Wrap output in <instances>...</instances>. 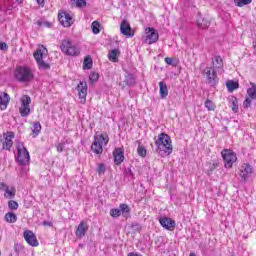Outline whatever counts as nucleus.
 <instances>
[{"instance_id": "nucleus-1", "label": "nucleus", "mask_w": 256, "mask_h": 256, "mask_svg": "<svg viewBox=\"0 0 256 256\" xmlns=\"http://www.w3.org/2000/svg\"><path fill=\"white\" fill-rule=\"evenodd\" d=\"M157 151L162 157H167L173 153V145L171 144V137L166 133H160L158 139L155 141Z\"/></svg>"}, {"instance_id": "nucleus-2", "label": "nucleus", "mask_w": 256, "mask_h": 256, "mask_svg": "<svg viewBox=\"0 0 256 256\" xmlns=\"http://www.w3.org/2000/svg\"><path fill=\"white\" fill-rule=\"evenodd\" d=\"M14 77L18 83H29L33 81L34 75L29 67L17 66L14 70Z\"/></svg>"}, {"instance_id": "nucleus-3", "label": "nucleus", "mask_w": 256, "mask_h": 256, "mask_svg": "<svg viewBox=\"0 0 256 256\" xmlns=\"http://www.w3.org/2000/svg\"><path fill=\"white\" fill-rule=\"evenodd\" d=\"M49 51L46 49L45 46H40L38 49H36V51L34 52V59L39 67V69H43L44 71H48L49 69H51V65L45 61H43V59H45V57H47Z\"/></svg>"}, {"instance_id": "nucleus-4", "label": "nucleus", "mask_w": 256, "mask_h": 256, "mask_svg": "<svg viewBox=\"0 0 256 256\" xmlns=\"http://www.w3.org/2000/svg\"><path fill=\"white\" fill-rule=\"evenodd\" d=\"M109 143V135L107 134H97L94 136V141L91 145V149L96 155H101L103 153V145Z\"/></svg>"}, {"instance_id": "nucleus-5", "label": "nucleus", "mask_w": 256, "mask_h": 256, "mask_svg": "<svg viewBox=\"0 0 256 256\" xmlns=\"http://www.w3.org/2000/svg\"><path fill=\"white\" fill-rule=\"evenodd\" d=\"M16 149L18 151V155L16 157L18 165H29V161H31V156L29 155V151L25 147V144H23V142H18Z\"/></svg>"}, {"instance_id": "nucleus-6", "label": "nucleus", "mask_w": 256, "mask_h": 256, "mask_svg": "<svg viewBox=\"0 0 256 256\" xmlns=\"http://www.w3.org/2000/svg\"><path fill=\"white\" fill-rule=\"evenodd\" d=\"M60 49L64 55H68L70 57H77L81 51L77 46L73 45L71 39H64L60 45Z\"/></svg>"}, {"instance_id": "nucleus-7", "label": "nucleus", "mask_w": 256, "mask_h": 256, "mask_svg": "<svg viewBox=\"0 0 256 256\" xmlns=\"http://www.w3.org/2000/svg\"><path fill=\"white\" fill-rule=\"evenodd\" d=\"M203 76L206 79V83L210 85V87H216L219 83V76H217V71L213 67H206L203 70Z\"/></svg>"}, {"instance_id": "nucleus-8", "label": "nucleus", "mask_w": 256, "mask_h": 256, "mask_svg": "<svg viewBox=\"0 0 256 256\" xmlns=\"http://www.w3.org/2000/svg\"><path fill=\"white\" fill-rule=\"evenodd\" d=\"M21 106L19 108V113L21 117H29L31 113V108L29 105H31V97L28 95H23L20 99Z\"/></svg>"}, {"instance_id": "nucleus-9", "label": "nucleus", "mask_w": 256, "mask_h": 256, "mask_svg": "<svg viewBox=\"0 0 256 256\" xmlns=\"http://www.w3.org/2000/svg\"><path fill=\"white\" fill-rule=\"evenodd\" d=\"M222 157L224 159V165L226 169H231L233 164L237 161V156L231 150L224 149L222 151Z\"/></svg>"}, {"instance_id": "nucleus-10", "label": "nucleus", "mask_w": 256, "mask_h": 256, "mask_svg": "<svg viewBox=\"0 0 256 256\" xmlns=\"http://www.w3.org/2000/svg\"><path fill=\"white\" fill-rule=\"evenodd\" d=\"M157 41H159V32H157L155 28H147L145 43L153 45V43H157Z\"/></svg>"}, {"instance_id": "nucleus-11", "label": "nucleus", "mask_w": 256, "mask_h": 256, "mask_svg": "<svg viewBox=\"0 0 256 256\" xmlns=\"http://www.w3.org/2000/svg\"><path fill=\"white\" fill-rule=\"evenodd\" d=\"M23 237L26 243H28V245H30L31 247H39V240H37V236L35 235V233H33V231H24Z\"/></svg>"}, {"instance_id": "nucleus-12", "label": "nucleus", "mask_w": 256, "mask_h": 256, "mask_svg": "<svg viewBox=\"0 0 256 256\" xmlns=\"http://www.w3.org/2000/svg\"><path fill=\"white\" fill-rule=\"evenodd\" d=\"M58 21L63 27H71L73 25V17L67 12L59 13Z\"/></svg>"}, {"instance_id": "nucleus-13", "label": "nucleus", "mask_w": 256, "mask_h": 256, "mask_svg": "<svg viewBox=\"0 0 256 256\" xmlns=\"http://www.w3.org/2000/svg\"><path fill=\"white\" fill-rule=\"evenodd\" d=\"M76 89L78 91L80 103H85L87 101V82L80 81Z\"/></svg>"}, {"instance_id": "nucleus-14", "label": "nucleus", "mask_w": 256, "mask_h": 256, "mask_svg": "<svg viewBox=\"0 0 256 256\" xmlns=\"http://www.w3.org/2000/svg\"><path fill=\"white\" fill-rule=\"evenodd\" d=\"M4 142H3V149L6 151H11V148L13 147V139H15V133L14 132H7L3 134Z\"/></svg>"}, {"instance_id": "nucleus-15", "label": "nucleus", "mask_w": 256, "mask_h": 256, "mask_svg": "<svg viewBox=\"0 0 256 256\" xmlns=\"http://www.w3.org/2000/svg\"><path fill=\"white\" fill-rule=\"evenodd\" d=\"M120 33L122 35H125V37H133L135 35V32L131 28V24L127 20H123L120 24Z\"/></svg>"}, {"instance_id": "nucleus-16", "label": "nucleus", "mask_w": 256, "mask_h": 256, "mask_svg": "<svg viewBox=\"0 0 256 256\" xmlns=\"http://www.w3.org/2000/svg\"><path fill=\"white\" fill-rule=\"evenodd\" d=\"M115 165H121L125 161V150L123 148H115L113 151Z\"/></svg>"}, {"instance_id": "nucleus-17", "label": "nucleus", "mask_w": 256, "mask_h": 256, "mask_svg": "<svg viewBox=\"0 0 256 256\" xmlns=\"http://www.w3.org/2000/svg\"><path fill=\"white\" fill-rule=\"evenodd\" d=\"M251 173H253V167L249 164H243L241 166L239 176L243 181H247V179L251 177Z\"/></svg>"}, {"instance_id": "nucleus-18", "label": "nucleus", "mask_w": 256, "mask_h": 256, "mask_svg": "<svg viewBox=\"0 0 256 256\" xmlns=\"http://www.w3.org/2000/svg\"><path fill=\"white\" fill-rule=\"evenodd\" d=\"M160 225H162L164 227V229H167V231H173V229H175V220L168 218V217H164V218H160L159 219Z\"/></svg>"}, {"instance_id": "nucleus-19", "label": "nucleus", "mask_w": 256, "mask_h": 256, "mask_svg": "<svg viewBox=\"0 0 256 256\" xmlns=\"http://www.w3.org/2000/svg\"><path fill=\"white\" fill-rule=\"evenodd\" d=\"M87 231H89V226H87L85 221H81L76 229V237L79 239L85 237V235H87Z\"/></svg>"}, {"instance_id": "nucleus-20", "label": "nucleus", "mask_w": 256, "mask_h": 256, "mask_svg": "<svg viewBox=\"0 0 256 256\" xmlns=\"http://www.w3.org/2000/svg\"><path fill=\"white\" fill-rule=\"evenodd\" d=\"M9 101H11V97L7 92H3L0 95V109L1 111H5L7 109V105H9Z\"/></svg>"}, {"instance_id": "nucleus-21", "label": "nucleus", "mask_w": 256, "mask_h": 256, "mask_svg": "<svg viewBox=\"0 0 256 256\" xmlns=\"http://www.w3.org/2000/svg\"><path fill=\"white\" fill-rule=\"evenodd\" d=\"M136 83V79L135 76L133 74H127L124 77V81H122L121 85L122 87H133V85H135Z\"/></svg>"}, {"instance_id": "nucleus-22", "label": "nucleus", "mask_w": 256, "mask_h": 256, "mask_svg": "<svg viewBox=\"0 0 256 256\" xmlns=\"http://www.w3.org/2000/svg\"><path fill=\"white\" fill-rule=\"evenodd\" d=\"M210 25H211V22H209L206 18L198 16V18H197V26L200 29H209Z\"/></svg>"}, {"instance_id": "nucleus-23", "label": "nucleus", "mask_w": 256, "mask_h": 256, "mask_svg": "<svg viewBox=\"0 0 256 256\" xmlns=\"http://www.w3.org/2000/svg\"><path fill=\"white\" fill-rule=\"evenodd\" d=\"M229 103H230V107H231L232 111L234 113H238V111H239V101L237 100V97L231 96L229 98Z\"/></svg>"}, {"instance_id": "nucleus-24", "label": "nucleus", "mask_w": 256, "mask_h": 256, "mask_svg": "<svg viewBox=\"0 0 256 256\" xmlns=\"http://www.w3.org/2000/svg\"><path fill=\"white\" fill-rule=\"evenodd\" d=\"M119 209H120L121 215H123V217H125V219H128V217H130L131 208L129 207V205L120 204Z\"/></svg>"}, {"instance_id": "nucleus-25", "label": "nucleus", "mask_w": 256, "mask_h": 256, "mask_svg": "<svg viewBox=\"0 0 256 256\" xmlns=\"http://www.w3.org/2000/svg\"><path fill=\"white\" fill-rule=\"evenodd\" d=\"M159 87H160L161 99H166L167 95H169V90L167 89V84H165V82L161 81V82H159Z\"/></svg>"}, {"instance_id": "nucleus-26", "label": "nucleus", "mask_w": 256, "mask_h": 256, "mask_svg": "<svg viewBox=\"0 0 256 256\" xmlns=\"http://www.w3.org/2000/svg\"><path fill=\"white\" fill-rule=\"evenodd\" d=\"M4 219L6 223H17V214L14 212H8L5 214Z\"/></svg>"}, {"instance_id": "nucleus-27", "label": "nucleus", "mask_w": 256, "mask_h": 256, "mask_svg": "<svg viewBox=\"0 0 256 256\" xmlns=\"http://www.w3.org/2000/svg\"><path fill=\"white\" fill-rule=\"evenodd\" d=\"M119 50L113 49L108 53V59L109 61H112V63H117L119 61V58L117 56L119 55Z\"/></svg>"}, {"instance_id": "nucleus-28", "label": "nucleus", "mask_w": 256, "mask_h": 256, "mask_svg": "<svg viewBox=\"0 0 256 256\" xmlns=\"http://www.w3.org/2000/svg\"><path fill=\"white\" fill-rule=\"evenodd\" d=\"M226 87H227L229 93H233V91H235V89H239V82H235L233 80H229L226 83Z\"/></svg>"}, {"instance_id": "nucleus-29", "label": "nucleus", "mask_w": 256, "mask_h": 256, "mask_svg": "<svg viewBox=\"0 0 256 256\" xmlns=\"http://www.w3.org/2000/svg\"><path fill=\"white\" fill-rule=\"evenodd\" d=\"M212 63L215 69H221V67H223V59L221 56H215L214 59H212Z\"/></svg>"}, {"instance_id": "nucleus-30", "label": "nucleus", "mask_w": 256, "mask_h": 256, "mask_svg": "<svg viewBox=\"0 0 256 256\" xmlns=\"http://www.w3.org/2000/svg\"><path fill=\"white\" fill-rule=\"evenodd\" d=\"M251 87L247 89L248 96L250 99H256V84L251 82Z\"/></svg>"}, {"instance_id": "nucleus-31", "label": "nucleus", "mask_w": 256, "mask_h": 256, "mask_svg": "<svg viewBox=\"0 0 256 256\" xmlns=\"http://www.w3.org/2000/svg\"><path fill=\"white\" fill-rule=\"evenodd\" d=\"M92 67H93V59L91 58V56H86L83 62V69H92Z\"/></svg>"}, {"instance_id": "nucleus-32", "label": "nucleus", "mask_w": 256, "mask_h": 256, "mask_svg": "<svg viewBox=\"0 0 256 256\" xmlns=\"http://www.w3.org/2000/svg\"><path fill=\"white\" fill-rule=\"evenodd\" d=\"M101 23H99V21H94L91 24V28H92V33H94V35H99V33H101Z\"/></svg>"}, {"instance_id": "nucleus-33", "label": "nucleus", "mask_w": 256, "mask_h": 256, "mask_svg": "<svg viewBox=\"0 0 256 256\" xmlns=\"http://www.w3.org/2000/svg\"><path fill=\"white\" fill-rule=\"evenodd\" d=\"M32 132L34 134V137H37L39 133H41V123L40 122H34Z\"/></svg>"}, {"instance_id": "nucleus-34", "label": "nucleus", "mask_w": 256, "mask_h": 256, "mask_svg": "<svg viewBox=\"0 0 256 256\" xmlns=\"http://www.w3.org/2000/svg\"><path fill=\"white\" fill-rule=\"evenodd\" d=\"M253 0H234L236 7H245V5H250Z\"/></svg>"}, {"instance_id": "nucleus-35", "label": "nucleus", "mask_w": 256, "mask_h": 256, "mask_svg": "<svg viewBox=\"0 0 256 256\" xmlns=\"http://www.w3.org/2000/svg\"><path fill=\"white\" fill-rule=\"evenodd\" d=\"M204 105L206 109H208V111H215L216 106L215 103H213V101L207 99Z\"/></svg>"}, {"instance_id": "nucleus-36", "label": "nucleus", "mask_w": 256, "mask_h": 256, "mask_svg": "<svg viewBox=\"0 0 256 256\" xmlns=\"http://www.w3.org/2000/svg\"><path fill=\"white\" fill-rule=\"evenodd\" d=\"M8 207L12 211H16V209H19V203H17V201H15V200H9Z\"/></svg>"}, {"instance_id": "nucleus-37", "label": "nucleus", "mask_w": 256, "mask_h": 256, "mask_svg": "<svg viewBox=\"0 0 256 256\" xmlns=\"http://www.w3.org/2000/svg\"><path fill=\"white\" fill-rule=\"evenodd\" d=\"M137 153L140 157H147V149L144 146L139 145L137 149Z\"/></svg>"}, {"instance_id": "nucleus-38", "label": "nucleus", "mask_w": 256, "mask_h": 256, "mask_svg": "<svg viewBox=\"0 0 256 256\" xmlns=\"http://www.w3.org/2000/svg\"><path fill=\"white\" fill-rule=\"evenodd\" d=\"M110 215L114 218L121 217V210L120 208H113L110 210Z\"/></svg>"}, {"instance_id": "nucleus-39", "label": "nucleus", "mask_w": 256, "mask_h": 256, "mask_svg": "<svg viewBox=\"0 0 256 256\" xmlns=\"http://www.w3.org/2000/svg\"><path fill=\"white\" fill-rule=\"evenodd\" d=\"M4 197H6V199H13L15 197V191H11L8 188L7 190H5Z\"/></svg>"}, {"instance_id": "nucleus-40", "label": "nucleus", "mask_w": 256, "mask_h": 256, "mask_svg": "<svg viewBox=\"0 0 256 256\" xmlns=\"http://www.w3.org/2000/svg\"><path fill=\"white\" fill-rule=\"evenodd\" d=\"M89 79L92 83H95L96 81L99 80V73L97 72H92L89 76Z\"/></svg>"}, {"instance_id": "nucleus-41", "label": "nucleus", "mask_w": 256, "mask_h": 256, "mask_svg": "<svg viewBox=\"0 0 256 256\" xmlns=\"http://www.w3.org/2000/svg\"><path fill=\"white\" fill-rule=\"evenodd\" d=\"M252 101L253 99L251 97L246 98L243 102L244 109H249V107H251Z\"/></svg>"}, {"instance_id": "nucleus-42", "label": "nucleus", "mask_w": 256, "mask_h": 256, "mask_svg": "<svg viewBox=\"0 0 256 256\" xmlns=\"http://www.w3.org/2000/svg\"><path fill=\"white\" fill-rule=\"evenodd\" d=\"M164 61L165 63H167V65H172V67H177V62L173 61V58L166 57Z\"/></svg>"}, {"instance_id": "nucleus-43", "label": "nucleus", "mask_w": 256, "mask_h": 256, "mask_svg": "<svg viewBox=\"0 0 256 256\" xmlns=\"http://www.w3.org/2000/svg\"><path fill=\"white\" fill-rule=\"evenodd\" d=\"M76 7H79L80 9L87 7V2L85 0H76Z\"/></svg>"}, {"instance_id": "nucleus-44", "label": "nucleus", "mask_w": 256, "mask_h": 256, "mask_svg": "<svg viewBox=\"0 0 256 256\" xmlns=\"http://www.w3.org/2000/svg\"><path fill=\"white\" fill-rule=\"evenodd\" d=\"M96 171L99 175H101L102 173H105L106 171L105 164H99Z\"/></svg>"}, {"instance_id": "nucleus-45", "label": "nucleus", "mask_w": 256, "mask_h": 256, "mask_svg": "<svg viewBox=\"0 0 256 256\" xmlns=\"http://www.w3.org/2000/svg\"><path fill=\"white\" fill-rule=\"evenodd\" d=\"M56 149H57L58 153H63V149H65V143H58L56 145Z\"/></svg>"}, {"instance_id": "nucleus-46", "label": "nucleus", "mask_w": 256, "mask_h": 256, "mask_svg": "<svg viewBox=\"0 0 256 256\" xmlns=\"http://www.w3.org/2000/svg\"><path fill=\"white\" fill-rule=\"evenodd\" d=\"M219 167V163L214 162L213 164L209 163V171H215Z\"/></svg>"}, {"instance_id": "nucleus-47", "label": "nucleus", "mask_w": 256, "mask_h": 256, "mask_svg": "<svg viewBox=\"0 0 256 256\" xmlns=\"http://www.w3.org/2000/svg\"><path fill=\"white\" fill-rule=\"evenodd\" d=\"M7 49H9V46H7V43L0 42V50L1 51H7Z\"/></svg>"}, {"instance_id": "nucleus-48", "label": "nucleus", "mask_w": 256, "mask_h": 256, "mask_svg": "<svg viewBox=\"0 0 256 256\" xmlns=\"http://www.w3.org/2000/svg\"><path fill=\"white\" fill-rule=\"evenodd\" d=\"M124 173H125V175H129L130 177H133V170H131V168H126L125 170H124Z\"/></svg>"}, {"instance_id": "nucleus-49", "label": "nucleus", "mask_w": 256, "mask_h": 256, "mask_svg": "<svg viewBox=\"0 0 256 256\" xmlns=\"http://www.w3.org/2000/svg\"><path fill=\"white\" fill-rule=\"evenodd\" d=\"M0 189L2 191H7L9 189V187L7 186V184L0 182Z\"/></svg>"}, {"instance_id": "nucleus-50", "label": "nucleus", "mask_w": 256, "mask_h": 256, "mask_svg": "<svg viewBox=\"0 0 256 256\" xmlns=\"http://www.w3.org/2000/svg\"><path fill=\"white\" fill-rule=\"evenodd\" d=\"M42 225H44V227H53V222L43 221Z\"/></svg>"}, {"instance_id": "nucleus-51", "label": "nucleus", "mask_w": 256, "mask_h": 256, "mask_svg": "<svg viewBox=\"0 0 256 256\" xmlns=\"http://www.w3.org/2000/svg\"><path fill=\"white\" fill-rule=\"evenodd\" d=\"M38 5H41L43 7V5H45V0H36Z\"/></svg>"}, {"instance_id": "nucleus-52", "label": "nucleus", "mask_w": 256, "mask_h": 256, "mask_svg": "<svg viewBox=\"0 0 256 256\" xmlns=\"http://www.w3.org/2000/svg\"><path fill=\"white\" fill-rule=\"evenodd\" d=\"M21 249H23V247L21 245H19V244L15 245V251H19Z\"/></svg>"}, {"instance_id": "nucleus-53", "label": "nucleus", "mask_w": 256, "mask_h": 256, "mask_svg": "<svg viewBox=\"0 0 256 256\" xmlns=\"http://www.w3.org/2000/svg\"><path fill=\"white\" fill-rule=\"evenodd\" d=\"M127 256H141V254H137L135 252H130Z\"/></svg>"}, {"instance_id": "nucleus-54", "label": "nucleus", "mask_w": 256, "mask_h": 256, "mask_svg": "<svg viewBox=\"0 0 256 256\" xmlns=\"http://www.w3.org/2000/svg\"><path fill=\"white\" fill-rule=\"evenodd\" d=\"M37 25H38L39 27H41V25H43V22L38 21V22H37Z\"/></svg>"}, {"instance_id": "nucleus-55", "label": "nucleus", "mask_w": 256, "mask_h": 256, "mask_svg": "<svg viewBox=\"0 0 256 256\" xmlns=\"http://www.w3.org/2000/svg\"><path fill=\"white\" fill-rule=\"evenodd\" d=\"M25 0H16L17 3H23Z\"/></svg>"}, {"instance_id": "nucleus-56", "label": "nucleus", "mask_w": 256, "mask_h": 256, "mask_svg": "<svg viewBox=\"0 0 256 256\" xmlns=\"http://www.w3.org/2000/svg\"><path fill=\"white\" fill-rule=\"evenodd\" d=\"M45 25H46L47 27H51V24H50L49 22H46Z\"/></svg>"}, {"instance_id": "nucleus-57", "label": "nucleus", "mask_w": 256, "mask_h": 256, "mask_svg": "<svg viewBox=\"0 0 256 256\" xmlns=\"http://www.w3.org/2000/svg\"><path fill=\"white\" fill-rule=\"evenodd\" d=\"M189 256H197L195 253H190Z\"/></svg>"}, {"instance_id": "nucleus-58", "label": "nucleus", "mask_w": 256, "mask_h": 256, "mask_svg": "<svg viewBox=\"0 0 256 256\" xmlns=\"http://www.w3.org/2000/svg\"><path fill=\"white\" fill-rule=\"evenodd\" d=\"M0 256H1V251H0Z\"/></svg>"}]
</instances>
